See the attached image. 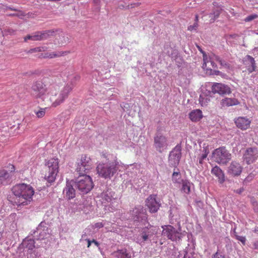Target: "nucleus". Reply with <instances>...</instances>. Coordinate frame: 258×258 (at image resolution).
I'll use <instances>...</instances> for the list:
<instances>
[{"mask_svg":"<svg viewBox=\"0 0 258 258\" xmlns=\"http://www.w3.org/2000/svg\"><path fill=\"white\" fill-rule=\"evenodd\" d=\"M51 80L47 79L42 81H37L33 84L32 90L36 98L49 101L52 106L56 107L61 103L72 91L73 86L67 84L60 89L56 83H51Z\"/></svg>","mask_w":258,"mask_h":258,"instance_id":"f257e3e1","label":"nucleus"},{"mask_svg":"<svg viewBox=\"0 0 258 258\" xmlns=\"http://www.w3.org/2000/svg\"><path fill=\"white\" fill-rule=\"evenodd\" d=\"M12 191L15 196L13 204L18 206L28 205L34 194L33 188L25 183L16 184L13 187Z\"/></svg>","mask_w":258,"mask_h":258,"instance_id":"f03ea898","label":"nucleus"},{"mask_svg":"<svg viewBox=\"0 0 258 258\" xmlns=\"http://www.w3.org/2000/svg\"><path fill=\"white\" fill-rule=\"evenodd\" d=\"M98 198L105 211L113 212L117 208L118 200L115 197V192L111 189H107L103 191L98 196Z\"/></svg>","mask_w":258,"mask_h":258,"instance_id":"7ed1b4c3","label":"nucleus"},{"mask_svg":"<svg viewBox=\"0 0 258 258\" xmlns=\"http://www.w3.org/2000/svg\"><path fill=\"white\" fill-rule=\"evenodd\" d=\"M141 230L140 233L135 237V241L142 246L157 233V227L151 225L148 222Z\"/></svg>","mask_w":258,"mask_h":258,"instance_id":"20e7f679","label":"nucleus"},{"mask_svg":"<svg viewBox=\"0 0 258 258\" xmlns=\"http://www.w3.org/2000/svg\"><path fill=\"white\" fill-rule=\"evenodd\" d=\"M119 162L116 160L100 163L97 166L98 174L105 179H110L117 172Z\"/></svg>","mask_w":258,"mask_h":258,"instance_id":"39448f33","label":"nucleus"},{"mask_svg":"<svg viewBox=\"0 0 258 258\" xmlns=\"http://www.w3.org/2000/svg\"><path fill=\"white\" fill-rule=\"evenodd\" d=\"M129 214V218L134 221L136 226H144L148 223L146 210L142 206H136L130 211Z\"/></svg>","mask_w":258,"mask_h":258,"instance_id":"423d86ee","label":"nucleus"},{"mask_svg":"<svg viewBox=\"0 0 258 258\" xmlns=\"http://www.w3.org/2000/svg\"><path fill=\"white\" fill-rule=\"evenodd\" d=\"M80 175V176L74 181L75 186L83 194H87L93 187L92 178L86 174Z\"/></svg>","mask_w":258,"mask_h":258,"instance_id":"0eeeda50","label":"nucleus"},{"mask_svg":"<svg viewBox=\"0 0 258 258\" xmlns=\"http://www.w3.org/2000/svg\"><path fill=\"white\" fill-rule=\"evenodd\" d=\"M162 235L172 241H178L186 235L185 232H180V229H176L171 225H164L162 227Z\"/></svg>","mask_w":258,"mask_h":258,"instance_id":"6e6552de","label":"nucleus"},{"mask_svg":"<svg viewBox=\"0 0 258 258\" xmlns=\"http://www.w3.org/2000/svg\"><path fill=\"white\" fill-rule=\"evenodd\" d=\"M47 171L45 174L46 179L49 183L54 181L58 172V160L57 159L52 158L49 160L46 164Z\"/></svg>","mask_w":258,"mask_h":258,"instance_id":"1a4fd4ad","label":"nucleus"},{"mask_svg":"<svg viewBox=\"0 0 258 258\" xmlns=\"http://www.w3.org/2000/svg\"><path fill=\"white\" fill-rule=\"evenodd\" d=\"M92 163L90 158L83 155L78 161L76 170L80 174H86L92 168Z\"/></svg>","mask_w":258,"mask_h":258,"instance_id":"9d476101","label":"nucleus"},{"mask_svg":"<svg viewBox=\"0 0 258 258\" xmlns=\"http://www.w3.org/2000/svg\"><path fill=\"white\" fill-rule=\"evenodd\" d=\"M21 247L24 249H27L30 255L28 258H39L41 254L36 250L33 251L35 247V241L33 238H30L29 236L27 237L23 240L21 244Z\"/></svg>","mask_w":258,"mask_h":258,"instance_id":"9b49d317","label":"nucleus"},{"mask_svg":"<svg viewBox=\"0 0 258 258\" xmlns=\"http://www.w3.org/2000/svg\"><path fill=\"white\" fill-rule=\"evenodd\" d=\"M181 157V147L177 145L170 152L168 157L169 165L171 167H176Z\"/></svg>","mask_w":258,"mask_h":258,"instance_id":"f8f14e48","label":"nucleus"},{"mask_svg":"<svg viewBox=\"0 0 258 258\" xmlns=\"http://www.w3.org/2000/svg\"><path fill=\"white\" fill-rule=\"evenodd\" d=\"M215 59L219 62L221 66H223L222 60L218 56H215ZM214 58L208 57L206 54H204V57H203L204 63L203 64V68L206 71L207 73L210 74H212V71L217 68V64L214 61Z\"/></svg>","mask_w":258,"mask_h":258,"instance_id":"ddd939ff","label":"nucleus"},{"mask_svg":"<svg viewBox=\"0 0 258 258\" xmlns=\"http://www.w3.org/2000/svg\"><path fill=\"white\" fill-rule=\"evenodd\" d=\"M31 235L37 240L47 238L49 235V229L46 226V223L44 221H42Z\"/></svg>","mask_w":258,"mask_h":258,"instance_id":"4468645a","label":"nucleus"},{"mask_svg":"<svg viewBox=\"0 0 258 258\" xmlns=\"http://www.w3.org/2000/svg\"><path fill=\"white\" fill-rule=\"evenodd\" d=\"M168 142L166 137L158 134L154 137V147L159 153L166 151L168 148Z\"/></svg>","mask_w":258,"mask_h":258,"instance_id":"2eb2a0df","label":"nucleus"},{"mask_svg":"<svg viewBox=\"0 0 258 258\" xmlns=\"http://www.w3.org/2000/svg\"><path fill=\"white\" fill-rule=\"evenodd\" d=\"M258 158V150L255 147H249L246 149L243 155V160L247 164H251Z\"/></svg>","mask_w":258,"mask_h":258,"instance_id":"dca6fc26","label":"nucleus"},{"mask_svg":"<svg viewBox=\"0 0 258 258\" xmlns=\"http://www.w3.org/2000/svg\"><path fill=\"white\" fill-rule=\"evenodd\" d=\"M212 158L219 164H226V148L223 147L215 150L212 153Z\"/></svg>","mask_w":258,"mask_h":258,"instance_id":"f3484780","label":"nucleus"},{"mask_svg":"<svg viewBox=\"0 0 258 258\" xmlns=\"http://www.w3.org/2000/svg\"><path fill=\"white\" fill-rule=\"evenodd\" d=\"M75 186L74 180H72L69 181L67 180L66 185L63 190V194L65 197L69 199H72L75 197L76 190L74 188V186Z\"/></svg>","mask_w":258,"mask_h":258,"instance_id":"a211bd4d","label":"nucleus"},{"mask_svg":"<svg viewBox=\"0 0 258 258\" xmlns=\"http://www.w3.org/2000/svg\"><path fill=\"white\" fill-rule=\"evenodd\" d=\"M146 203L151 213L157 212L161 206L160 202L157 201L154 195L150 196L147 199Z\"/></svg>","mask_w":258,"mask_h":258,"instance_id":"6ab92c4d","label":"nucleus"},{"mask_svg":"<svg viewBox=\"0 0 258 258\" xmlns=\"http://www.w3.org/2000/svg\"><path fill=\"white\" fill-rule=\"evenodd\" d=\"M10 172L6 170L0 171V185L9 184L11 181L12 172L15 170V166L11 165L10 167Z\"/></svg>","mask_w":258,"mask_h":258,"instance_id":"aec40b11","label":"nucleus"},{"mask_svg":"<svg viewBox=\"0 0 258 258\" xmlns=\"http://www.w3.org/2000/svg\"><path fill=\"white\" fill-rule=\"evenodd\" d=\"M242 171V166L237 162H232L228 167V172L232 176H238Z\"/></svg>","mask_w":258,"mask_h":258,"instance_id":"412c9836","label":"nucleus"},{"mask_svg":"<svg viewBox=\"0 0 258 258\" xmlns=\"http://www.w3.org/2000/svg\"><path fill=\"white\" fill-rule=\"evenodd\" d=\"M250 121L246 117H239L235 120L236 126L241 130H247L250 126Z\"/></svg>","mask_w":258,"mask_h":258,"instance_id":"4be33fe9","label":"nucleus"},{"mask_svg":"<svg viewBox=\"0 0 258 258\" xmlns=\"http://www.w3.org/2000/svg\"><path fill=\"white\" fill-rule=\"evenodd\" d=\"M212 90L214 94L218 93L220 95H223L226 93V87L221 83H215L212 86Z\"/></svg>","mask_w":258,"mask_h":258,"instance_id":"5701e85b","label":"nucleus"},{"mask_svg":"<svg viewBox=\"0 0 258 258\" xmlns=\"http://www.w3.org/2000/svg\"><path fill=\"white\" fill-rule=\"evenodd\" d=\"M57 30H48L43 31H39V41L46 39L50 37L53 36L56 32H57Z\"/></svg>","mask_w":258,"mask_h":258,"instance_id":"b1692460","label":"nucleus"},{"mask_svg":"<svg viewBox=\"0 0 258 258\" xmlns=\"http://www.w3.org/2000/svg\"><path fill=\"white\" fill-rule=\"evenodd\" d=\"M212 173L218 178L220 183H222L225 181L224 173L219 167H214L212 170Z\"/></svg>","mask_w":258,"mask_h":258,"instance_id":"393cba45","label":"nucleus"},{"mask_svg":"<svg viewBox=\"0 0 258 258\" xmlns=\"http://www.w3.org/2000/svg\"><path fill=\"white\" fill-rule=\"evenodd\" d=\"M112 254L116 258H131V255L127 253V250L125 248L118 249L114 251Z\"/></svg>","mask_w":258,"mask_h":258,"instance_id":"a878e982","label":"nucleus"},{"mask_svg":"<svg viewBox=\"0 0 258 258\" xmlns=\"http://www.w3.org/2000/svg\"><path fill=\"white\" fill-rule=\"evenodd\" d=\"M200 151L202 152V154L199 155L198 159H200L201 160H204L207 158L210 152L209 145L204 143L203 144V149L201 150Z\"/></svg>","mask_w":258,"mask_h":258,"instance_id":"bb28decb","label":"nucleus"},{"mask_svg":"<svg viewBox=\"0 0 258 258\" xmlns=\"http://www.w3.org/2000/svg\"><path fill=\"white\" fill-rule=\"evenodd\" d=\"M172 180L173 183L180 185L183 180L181 178L180 172L174 170L172 176Z\"/></svg>","mask_w":258,"mask_h":258,"instance_id":"cd10ccee","label":"nucleus"},{"mask_svg":"<svg viewBox=\"0 0 258 258\" xmlns=\"http://www.w3.org/2000/svg\"><path fill=\"white\" fill-rule=\"evenodd\" d=\"M66 52H52L51 53H46L44 55H41L42 57L44 58H53L64 55Z\"/></svg>","mask_w":258,"mask_h":258,"instance_id":"c85d7f7f","label":"nucleus"},{"mask_svg":"<svg viewBox=\"0 0 258 258\" xmlns=\"http://www.w3.org/2000/svg\"><path fill=\"white\" fill-rule=\"evenodd\" d=\"M200 103L202 106H206L210 102V97L206 95L205 93H202L200 96Z\"/></svg>","mask_w":258,"mask_h":258,"instance_id":"c756f323","label":"nucleus"},{"mask_svg":"<svg viewBox=\"0 0 258 258\" xmlns=\"http://www.w3.org/2000/svg\"><path fill=\"white\" fill-rule=\"evenodd\" d=\"M182 188L181 190L185 194H189L190 191V186L191 183L188 180H183L181 182Z\"/></svg>","mask_w":258,"mask_h":258,"instance_id":"7c9ffc66","label":"nucleus"},{"mask_svg":"<svg viewBox=\"0 0 258 258\" xmlns=\"http://www.w3.org/2000/svg\"><path fill=\"white\" fill-rule=\"evenodd\" d=\"M28 40L32 41H39L38 32H36L32 35H28L24 38V41H27Z\"/></svg>","mask_w":258,"mask_h":258,"instance_id":"2f4dec72","label":"nucleus"},{"mask_svg":"<svg viewBox=\"0 0 258 258\" xmlns=\"http://www.w3.org/2000/svg\"><path fill=\"white\" fill-rule=\"evenodd\" d=\"M189 117L192 121H198L203 117L202 114H188Z\"/></svg>","mask_w":258,"mask_h":258,"instance_id":"473e14b6","label":"nucleus"},{"mask_svg":"<svg viewBox=\"0 0 258 258\" xmlns=\"http://www.w3.org/2000/svg\"><path fill=\"white\" fill-rule=\"evenodd\" d=\"M220 14V10L219 8H217L213 13L210 14V17H211V22H214V21L217 19Z\"/></svg>","mask_w":258,"mask_h":258,"instance_id":"72a5a7b5","label":"nucleus"},{"mask_svg":"<svg viewBox=\"0 0 258 258\" xmlns=\"http://www.w3.org/2000/svg\"><path fill=\"white\" fill-rule=\"evenodd\" d=\"M248 58L250 59L251 66L250 68H248V71L249 72H252L255 71V60L253 57H251V56L248 55Z\"/></svg>","mask_w":258,"mask_h":258,"instance_id":"f704fd0d","label":"nucleus"},{"mask_svg":"<svg viewBox=\"0 0 258 258\" xmlns=\"http://www.w3.org/2000/svg\"><path fill=\"white\" fill-rule=\"evenodd\" d=\"M46 50V47H36V48H34L30 49L29 51V52L32 53H34V52L45 51Z\"/></svg>","mask_w":258,"mask_h":258,"instance_id":"c9c22d12","label":"nucleus"},{"mask_svg":"<svg viewBox=\"0 0 258 258\" xmlns=\"http://www.w3.org/2000/svg\"><path fill=\"white\" fill-rule=\"evenodd\" d=\"M254 177V175L253 174V173H250L249 175L246 177V178L244 179L243 182L245 184H246L247 182H250L253 179Z\"/></svg>","mask_w":258,"mask_h":258,"instance_id":"e433bc0d","label":"nucleus"},{"mask_svg":"<svg viewBox=\"0 0 258 258\" xmlns=\"http://www.w3.org/2000/svg\"><path fill=\"white\" fill-rule=\"evenodd\" d=\"M238 101L236 99H228L227 98V105H236Z\"/></svg>","mask_w":258,"mask_h":258,"instance_id":"4c0bfd02","label":"nucleus"},{"mask_svg":"<svg viewBox=\"0 0 258 258\" xmlns=\"http://www.w3.org/2000/svg\"><path fill=\"white\" fill-rule=\"evenodd\" d=\"M258 17V15L256 14H253V15H249L244 19L245 21H250L252 20L256 19Z\"/></svg>","mask_w":258,"mask_h":258,"instance_id":"58836bf2","label":"nucleus"},{"mask_svg":"<svg viewBox=\"0 0 258 258\" xmlns=\"http://www.w3.org/2000/svg\"><path fill=\"white\" fill-rule=\"evenodd\" d=\"M212 258H225V255L222 252L218 251Z\"/></svg>","mask_w":258,"mask_h":258,"instance_id":"ea45409f","label":"nucleus"},{"mask_svg":"<svg viewBox=\"0 0 258 258\" xmlns=\"http://www.w3.org/2000/svg\"><path fill=\"white\" fill-rule=\"evenodd\" d=\"M236 238L237 240L241 241L243 244H245L246 240V238L245 236H238V235L235 234Z\"/></svg>","mask_w":258,"mask_h":258,"instance_id":"a19ab883","label":"nucleus"},{"mask_svg":"<svg viewBox=\"0 0 258 258\" xmlns=\"http://www.w3.org/2000/svg\"><path fill=\"white\" fill-rule=\"evenodd\" d=\"M198 26V24L197 23H195L193 25H190L188 27V30L189 31H192L194 30H196Z\"/></svg>","mask_w":258,"mask_h":258,"instance_id":"79ce46f5","label":"nucleus"},{"mask_svg":"<svg viewBox=\"0 0 258 258\" xmlns=\"http://www.w3.org/2000/svg\"><path fill=\"white\" fill-rule=\"evenodd\" d=\"M104 224H103L102 222H98V223H96L93 226V227L95 228H102L104 226Z\"/></svg>","mask_w":258,"mask_h":258,"instance_id":"37998d69","label":"nucleus"},{"mask_svg":"<svg viewBox=\"0 0 258 258\" xmlns=\"http://www.w3.org/2000/svg\"><path fill=\"white\" fill-rule=\"evenodd\" d=\"M183 258H194L191 254H188V253H186Z\"/></svg>","mask_w":258,"mask_h":258,"instance_id":"c03bdc74","label":"nucleus"},{"mask_svg":"<svg viewBox=\"0 0 258 258\" xmlns=\"http://www.w3.org/2000/svg\"><path fill=\"white\" fill-rule=\"evenodd\" d=\"M253 247L254 249H258V240L253 242Z\"/></svg>","mask_w":258,"mask_h":258,"instance_id":"a18cd8bd","label":"nucleus"},{"mask_svg":"<svg viewBox=\"0 0 258 258\" xmlns=\"http://www.w3.org/2000/svg\"><path fill=\"white\" fill-rule=\"evenodd\" d=\"M46 108H40L39 110H38L37 111L35 112V113H44L45 111V109H46Z\"/></svg>","mask_w":258,"mask_h":258,"instance_id":"49530a36","label":"nucleus"},{"mask_svg":"<svg viewBox=\"0 0 258 258\" xmlns=\"http://www.w3.org/2000/svg\"><path fill=\"white\" fill-rule=\"evenodd\" d=\"M244 188L243 187H241L240 189H238L236 190V192L238 193V194H241V193L243 191Z\"/></svg>","mask_w":258,"mask_h":258,"instance_id":"de8ad7c7","label":"nucleus"},{"mask_svg":"<svg viewBox=\"0 0 258 258\" xmlns=\"http://www.w3.org/2000/svg\"><path fill=\"white\" fill-rule=\"evenodd\" d=\"M197 47L199 50L203 54V57H204V54H206V53L202 49V48L199 46H197Z\"/></svg>","mask_w":258,"mask_h":258,"instance_id":"09e8293b","label":"nucleus"},{"mask_svg":"<svg viewBox=\"0 0 258 258\" xmlns=\"http://www.w3.org/2000/svg\"><path fill=\"white\" fill-rule=\"evenodd\" d=\"M87 242H88V246L87 247H89L91 244V243H92V240H91L90 239H87Z\"/></svg>","mask_w":258,"mask_h":258,"instance_id":"8fccbe9b","label":"nucleus"},{"mask_svg":"<svg viewBox=\"0 0 258 258\" xmlns=\"http://www.w3.org/2000/svg\"><path fill=\"white\" fill-rule=\"evenodd\" d=\"M92 243H94L96 246H98L99 245V243L98 241H96L95 240H92Z\"/></svg>","mask_w":258,"mask_h":258,"instance_id":"3c124183","label":"nucleus"},{"mask_svg":"<svg viewBox=\"0 0 258 258\" xmlns=\"http://www.w3.org/2000/svg\"><path fill=\"white\" fill-rule=\"evenodd\" d=\"M196 111L197 112V113H202V111L200 110V109H197L196 110L192 111L190 113H196Z\"/></svg>","mask_w":258,"mask_h":258,"instance_id":"603ef678","label":"nucleus"},{"mask_svg":"<svg viewBox=\"0 0 258 258\" xmlns=\"http://www.w3.org/2000/svg\"><path fill=\"white\" fill-rule=\"evenodd\" d=\"M199 21V16L198 15H196V16H195V23H197Z\"/></svg>","mask_w":258,"mask_h":258,"instance_id":"864d4df0","label":"nucleus"},{"mask_svg":"<svg viewBox=\"0 0 258 258\" xmlns=\"http://www.w3.org/2000/svg\"><path fill=\"white\" fill-rule=\"evenodd\" d=\"M253 231L255 233H258V226H256L253 230Z\"/></svg>","mask_w":258,"mask_h":258,"instance_id":"5fc2aeb1","label":"nucleus"},{"mask_svg":"<svg viewBox=\"0 0 258 258\" xmlns=\"http://www.w3.org/2000/svg\"><path fill=\"white\" fill-rule=\"evenodd\" d=\"M129 182L132 186H135V185H137V183H135V181L133 182L132 181H130Z\"/></svg>","mask_w":258,"mask_h":258,"instance_id":"6e6d98bb","label":"nucleus"},{"mask_svg":"<svg viewBox=\"0 0 258 258\" xmlns=\"http://www.w3.org/2000/svg\"><path fill=\"white\" fill-rule=\"evenodd\" d=\"M17 15L19 17L25 16L24 14L22 12H20V13L18 14Z\"/></svg>","mask_w":258,"mask_h":258,"instance_id":"4d7b16f0","label":"nucleus"},{"mask_svg":"<svg viewBox=\"0 0 258 258\" xmlns=\"http://www.w3.org/2000/svg\"><path fill=\"white\" fill-rule=\"evenodd\" d=\"M198 160L199 161V164L202 165L203 163V160H201L200 159H198Z\"/></svg>","mask_w":258,"mask_h":258,"instance_id":"13d9d810","label":"nucleus"},{"mask_svg":"<svg viewBox=\"0 0 258 258\" xmlns=\"http://www.w3.org/2000/svg\"><path fill=\"white\" fill-rule=\"evenodd\" d=\"M93 2L95 4H98L100 2V0H93Z\"/></svg>","mask_w":258,"mask_h":258,"instance_id":"bf43d9fd","label":"nucleus"},{"mask_svg":"<svg viewBox=\"0 0 258 258\" xmlns=\"http://www.w3.org/2000/svg\"><path fill=\"white\" fill-rule=\"evenodd\" d=\"M187 238H188V240H189L190 238H192V235H190V234H187Z\"/></svg>","mask_w":258,"mask_h":258,"instance_id":"052dcab7","label":"nucleus"},{"mask_svg":"<svg viewBox=\"0 0 258 258\" xmlns=\"http://www.w3.org/2000/svg\"><path fill=\"white\" fill-rule=\"evenodd\" d=\"M38 114V117H43V114L42 113H41V114Z\"/></svg>","mask_w":258,"mask_h":258,"instance_id":"680f3d73","label":"nucleus"},{"mask_svg":"<svg viewBox=\"0 0 258 258\" xmlns=\"http://www.w3.org/2000/svg\"><path fill=\"white\" fill-rule=\"evenodd\" d=\"M230 93V90L229 88H227V93Z\"/></svg>","mask_w":258,"mask_h":258,"instance_id":"e2e57ef3","label":"nucleus"},{"mask_svg":"<svg viewBox=\"0 0 258 258\" xmlns=\"http://www.w3.org/2000/svg\"><path fill=\"white\" fill-rule=\"evenodd\" d=\"M10 9L11 10H13V11H17V10L15 9L10 8Z\"/></svg>","mask_w":258,"mask_h":258,"instance_id":"0e129e2a","label":"nucleus"},{"mask_svg":"<svg viewBox=\"0 0 258 258\" xmlns=\"http://www.w3.org/2000/svg\"><path fill=\"white\" fill-rule=\"evenodd\" d=\"M2 234L1 233H0V239L2 238Z\"/></svg>","mask_w":258,"mask_h":258,"instance_id":"69168bd1","label":"nucleus"},{"mask_svg":"<svg viewBox=\"0 0 258 258\" xmlns=\"http://www.w3.org/2000/svg\"><path fill=\"white\" fill-rule=\"evenodd\" d=\"M235 230H236V229H235V228H234V230H233V231H234V233H236Z\"/></svg>","mask_w":258,"mask_h":258,"instance_id":"338daca9","label":"nucleus"},{"mask_svg":"<svg viewBox=\"0 0 258 258\" xmlns=\"http://www.w3.org/2000/svg\"><path fill=\"white\" fill-rule=\"evenodd\" d=\"M137 186H138V187H139L140 185H137Z\"/></svg>","mask_w":258,"mask_h":258,"instance_id":"774afa93","label":"nucleus"}]
</instances>
